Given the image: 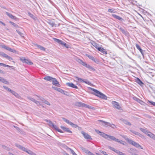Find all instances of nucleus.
Returning a JSON list of instances; mask_svg holds the SVG:
<instances>
[{
  "label": "nucleus",
  "mask_w": 155,
  "mask_h": 155,
  "mask_svg": "<svg viewBox=\"0 0 155 155\" xmlns=\"http://www.w3.org/2000/svg\"><path fill=\"white\" fill-rule=\"evenodd\" d=\"M90 89L94 92L93 94L105 100L107 99V97L103 94L93 88H90Z\"/></svg>",
  "instance_id": "1"
},
{
  "label": "nucleus",
  "mask_w": 155,
  "mask_h": 155,
  "mask_svg": "<svg viewBox=\"0 0 155 155\" xmlns=\"http://www.w3.org/2000/svg\"><path fill=\"white\" fill-rule=\"evenodd\" d=\"M95 131L100 135L103 137L109 140L108 138L110 139L111 140V137H112V136L108 135L105 134V133L99 131L98 130L95 129Z\"/></svg>",
  "instance_id": "2"
},
{
  "label": "nucleus",
  "mask_w": 155,
  "mask_h": 155,
  "mask_svg": "<svg viewBox=\"0 0 155 155\" xmlns=\"http://www.w3.org/2000/svg\"><path fill=\"white\" fill-rule=\"evenodd\" d=\"M127 140L129 143L131 144L136 147L140 148L141 149H143V148L139 144L135 142V141L129 139H127Z\"/></svg>",
  "instance_id": "3"
},
{
  "label": "nucleus",
  "mask_w": 155,
  "mask_h": 155,
  "mask_svg": "<svg viewBox=\"0 0 155 155\" xmlns=\"http://www.w3.org/2000/svg\"><path fill=\"white\" fill-rule=\"evenodd\" d=\"M98 121L102 122L103 124H104V125L106 126H108L112 128H114V127L115 126V125L113 124H111L107 122L101 120H98Z\"/></svg>",
  "instance_id": "4"
},
{
  "label": "nucleus",
  "mask_w": 155,
  "mask_h": 155,
  "mask_svg": "<svg viewBox=\"0 0 155 155\" xmlns=\"http://www.w3.org/2000/svg\"><path fill=\"white\" fill-rule=\"evenodd\" d=\"M76 105L79 107H82L86 108H88L89 109L91 108V107L89 105L85 104L81 102H77L76 103Z\"/></svg>",
  "instance_id": "5"
},
{
  "label": "nucleus",
  "mask_w": 155,
  "mask_h": 155,
  "mask_svg": "<svg viewBox=\"0 0 155 155\" xmlns=\"http://www.w3.org/2000/svg\"><path fill=\"white\" fill-rule=\"evenodd\" d=\"M20 60L23 63H25L29 65H32L33 64V63L30 61L29 60L26 59L24 58H20Z\"/></svg>",
  "instance_id": "6"
},
{
  "label": "nucleus",
  "mask_w": 155,
  "mask_h": 155,
  "mask_svg": "<svg viewBox=\"0 0 155 155\" xmlns=\"http://www.w3.org/2000/svg\"><path fill=\"white\" fill-rule=\"evenodd\" d=\"M76 78L77 80L80 81L81 82H84L88 85H91V83L87 79L84 80L78 77H76Z\"/></svg>",
  "instance_id": "7"
},
{
  "label": "nucleus",
  "mask_w": 155,
  "mask_h": 155,
  "mask_svg": "<svg viewBox=\"0 0 155 155\" xmlns=\"http://www.w3.org/2000/svg\"><path fill=\"white\" fill-rule=\"evenodd\" d=\"M111 137V140H112L114 141L115 142H117L120 143H121L123 145H125V143H126L124 141H123V140H119L118 139L112 136V137Z\"/></svg>",
  "instance_id": "8"
},
{
  "label": "nucleus",
  "mask_w": 155,
  "mask_h": 155,
  "mask_svg": "<svg viewBox=\"0 0 155 155\" xmlns=\"http://www.w3.org/2000/svg\"><path fill=\"white\" fill-rule=\"evenodd\" d=\"M112 104L114 107L119 110H121V107L119 105V103L115 101H113L112 102Z\"/></svg>",
  "instance_id": "9"
},
{
  "label": "nucleus",
  "mask_w": 155,
  "mask_h": 155,
  "mask_svg": "<svg viewBox=\"0 0 155 155\" xmlns=\"http://www.w3.org/2000/svg\"><path fill=\"white\" fill-rule=\"evenodd\" d=\"M81 148L82 151L85 153L87 155H95L94 154L90 151L89 150L86 149L82 147H81Z\"/></svg>",
  "instance_id": "10"
},
{
  "label": "nucleus",
  "mask_w": 155,
  "mask_h": 155,
  "mask_svg": "<svg viewBox=\"0 0 155 155\" xmlns=\"http://www.w3.org/2000/svg\"><path fill=\"white\" fill-rule=\"evenodd\" d=\"M81 133L83 135L85 139H88L91 140L92 139L90 135H89L87 133H85L84 131H82L81 132Z\"/></svg>",
  "instance_id": "11"
},
{
  "label": "nucleus",
  "mask_w": 155,
  "mask_h": 155,
  "mask_svg": "<svg viewBox=\"0 0 155 155\" xmlns=\"http://www.w3.org/2000/svg\"><path fill=\"white\" fill-rule=\"evenodd\" d=\"M53 88L55 90L57 91H58L60 93L64 94L66 95V93H67L65 91H64L63 90L59 88H58L56 87H53Z\"/></svg>",
  "instance_id": "12"
},
{
  "label": "nucleus",
  "mask_w": 155,
  "mask_h": 155,
  "mask_svg": "<svg viewBox=\"0 0 155 155\" xmlns=\"http://www.w3.org/2000/svg\"><path fill=\"white\" fill-rule=\"evenodd\" d=\"M15 146L18 147L19 149L21 150L26 152V151H27L28 149L26 148L25 147H23L22 146L18 144L15 143Z\"/></svg>",
  "instance_id": "13"
},
{
  "label": "nucleus",
  "mask_w": 155,
  "mask_h": 155,
  "mask_svg": "<svg viewBox=\"0 0 155 155\" xmlns=\"http://www.w3.org/2000/svg\"><path fill=\"white\" fill-rule=\"evenodd\" d=\"M66 85L67 86L72 88L76 89L78 88V87L72 83H66Z\"/></svg>",
  "instance_id": "14"
},
{
  "label": "nucleus",
  "mask_w": 155,
  "mask_h": 155,
  "mask_svg": "<svg viewBox=\"0 0 155 155\" xmlns=\"http://www.w3.org/2000/svg\"><path fill=\"white\" fill-rule=\"evenodd\" d=\"M97 50L101 51V53H103V54H107V51L105 50V49L104 48H103L101 47H99L97 48Z\"/></svg>",
  "instance_id": "15"
},
{
  "label": "nucleus",
  "mask_w": 155,
  "mask_h": 155,
  "mask_svg": "<svg viewBox=\"0 0 155 155\" xmlns=\"http://www.w3.org/2000/svg\"><path fill=\"white\" fill-rule=\"evenodd\" d=\"M135 81L141 86H142L144 84L142 81L138 78H136L135 79Z\"/></svg>",
  "instance_id": "16"
},
{
  "label": "nucleus",
  "mask_w": 155,
  "mask_h": 155,
  "mask_svg": "<svg viewBox=\"0 0 155 155\" xmlns=\"http://www.w3.org/2000/svg\"><path fill=\"white\" fill-rule=\"evenodd\" d=\"M52 81V84L54 85L57 86H58L60 85L59 82L55 78H53Z\"/></svg>",
  "instance_id": "17"
},
{
  "label": "nucleus",
  "mask_w": 155,
  "mask_h": 155,
  "mask_svg": "<svg viewBox=\"0 0 155 155\" xmlns=\"http://www.w3.org/2000/svg\"><path fill=\"white\" fill-rule=\"evenodd\" d=\"M61 128L64 131H66L67 132L69 133H72V131L71 130H70L68 128H67L65 127L61 126Z\"/></svg>",
  "instance_id": "18"
},
{
  "label": "nucleus",
  "mask_w": 155,
  "mask_h": 155,
  "mask_svg": "<svg viewBox=\"0 0 155 155\" xmlns=\"http://www.w3.org/2000/svg\"><path fill=\"white\" fill-rule=\"evenodd\" d=\"M53 79V78L49 76H47L44 78V80L50 82L52 81Z\"/></svg>",
  "instance_id": "19"
},
{
  "label": "nucleus",
  "mask_w": 155,
  "mask_h": 155,
  "mask_svg": "<svg viewBox=\"0 0 155 155\" xmlns=\"http://www.w3.org/2000/svg\"><path fill=\"white\" fill-rule=\"evenodd\" d=\"M36 46L38 49H40L41 50L45 51L46 49L43 47L37 44H35Z\"/></svg>",
  "instance_id": "20"
},
{
  "label": "nucleus",
  "mask_w": 155,
  "mask_h": 155,
  "mask_svg": "<svg viewBox=\"0 0 155 155\" xmlns=\"http://www.w3.org/2000/svg\"><path fill=\"white\" fill-rule=\"evenodd\" d=\"M55 130H56L57 131L59 132L60 133H63L64 132L62 131L61 130L59 129L58 127L57 126L54 125L52 127Z\"/></svg>",
  "instance_id": "21"
},
{
  "label": "nucleus",
  "mask_w": 155,
  "mask_h": 155,
  "mask_svg": "<svg viewBox=\"0 0 155 155\" xmlns=\"http://www.w3.org/2000/svg\"><path fill=\"white\" fill-rule=\"evenodd\" d=\"M137 48L140 51L142 55L143 56L144 53L143 50L140 47L138 44H136V45Z\"/></svg>",
  "instance_id": "22"
},
{
  "label": "nucleus",
  "mask_w": 155,
  "mask_h": 155,
  "mask_svg": "<svg viewBox=\"0 0 155 155\" xmlns=\"http://www.w3.org/2000/svg\"><path fill=\"white\" fill-rule=\"evenodd\" d=\"M147 135L150 138L155 140V135L152 134L151 132H148L147 134Z\"/></svg>",
  "instance_id": "23"
},
{
  "label": "nucleus",
  "mask_w": 155,
  "mask_h": 155,
  "mask_svg": "<svg viewBox=\"0 0 155 155\" xmlns=\"http://www.w3.org/2000/svg\"><path fill=\"white\" fill-rule=\"evenodd\" d=\"M6 14L8 16L12 19L16 20L17 19L16 17L13 16L11 14L9 13L8 12H6Z\"/></svg>",
  "instance_id": "24"
},
{
  "label": "nucleus",
  "mask_w": 155,
  "mask_h": 155,
  "mask_svg": "<svg viewBox=\"0 0 155 155\" xmlns=\"http://www.w3.org/2000/svg\"><path fill=\"white\" fill-rule=\"evenodd\" d=\"M12 94L13 95L15 96L16 97L19 99L21 98V97L19 95V94L17 93L15 91L12 90L11 92Z\"/></svg>",
  "instance_id": "25"
},
{
  "label": "nucleus",
  "mask_w": 155,
  "mask_h": 155,
  "mask_svg": "<svg viewBox=\"0 0 155 155\" xmlns=\"http://www.w3.org/2000/svg\"><path fill=\"white\" fill-rule=\"evenodd\" d=\"M119 29L123 33L125 34V35H127L128 34V32L121 27H120L119 28Z\"/></svg>",
  "instance_id": "26"
},
{
  "label": "nucleus",
  "mask_w": 155,
  "mask_h": 155,
  "mask_svg": "<svg viewBox=\"0 0 155 155\" xmlns=\"http://www.w3.org/2000/svg\"><path fill=\"white\" fill-rule=\"evenodd\" d=\"M54 41L58 43L59 44L61 45L62 44H63V41H61V40H59L56 38H54Z\"/></svg>",
  "instance_id": "27"
},
{
  "label": "nucleus",
  "mask_w": 155,
  "mask_h": 155,
  "mask_svg": "<svg viewBox=\"0 0 155 155\" xmlns=\"http://www.w3.org/2000/svg\"><path fill=\"white\" fill-rule=\"evenodd\" d=\"M91 44L94 46L95 48L97 49V48H99L98 47V45L95 42L92 41L91 42Z\"/></svg>",
  "instance_id": "28"
},
{
  "label": "nucleus",
  "mask_w": 155,
  "mask_h": 155,
  "mask_svg": "<svg viewBox=\"0 0 155 155\" xmlns=\"http://www.w3.org/2000/svg\"><path fill=\"white\" fill-rule=\"evenodd\" d=\"M85 67H86L87 68H88L90 70H91L92 71H95V69L94 68L92 67L91 66H90V65L87 64L86 65V66Z\"/></svg>",
  "instance_id": "29"
},
{
  "label": "nucleus",
  "mask_w": 155,
  "mask_h": 155,
  "mask_svg": "<svg viewBox=\"0 0 155 155\" xmlns=\"http://www.w3.org/2000/svg\"><path fill=\"white\" fill-rule=\"evenodd\" d=\"M62 119L63 120L66 122V123H67L68 124L70 125H71V124H72V122H71L70 120H68L67 119H66L65 118H64V117H63L62 118Z\"/></svg>",
  "instance_id": "30"
},
{
  "label": "nucleus",
  "mask_w": 155,
  "mask_h": 155,
  "mask_svg": "<svg viewBox=\"0 0 155 155\" xmlns=\"http://www.w3.org/2000/svg\"><path fill=\"white\" fill-rule=\"evenodd\" d=\"M112 16L113 17L116 18L119 20H122V18L120 17V16L115 15V14H113Z\"/></svg>",
  "instance_id": "31"
},
{
  "label": "nucleus",
  "mask_w": 155,
  "mask_h": 155,
  "mask_svg": "<svg viewBox=\"0 0 155 155\" xmlns=\"http://www.w3.org/2000/svg\"><path fill=\"white\" fill-rule=\"evenodd\" d=\"M108 148L109 149L111 150L114 151L116 153H117V152H118L119 150H117L115 149L114 148L111 147L110 146H109Z\"/></svg>",
  "instance_id": "32"
},
{
  "label": "nucleus",
  "mask_w": 155,
  "mask_h": 155,
  "mask_svg": "<svg viewBox=\"0 0 155 155\" xmlns=\"http://www.w3.org/2000/svg\"><path fill=\"white\" fill-rule=\"evenodd\" d=\"M0 55L6 58L8 55L4 53L3 52L0 51Z\"/></svg>",
  "instance_id": "33"
},
{
  "label": "nucleus",
  "mask_w": 155,
  "mask_h": 155,
  "mask_svg": "<svg viewBox=\"0 0 155 155\" xmlns=\"http://www.w3.org/2000/svg\"><path fill=\"white\" fill-rule=\"evenodd\" d=\"M46 121L48 123L49 125L51 127H52L53 125H54L53 123L52 122V121L50 120H46Z\"/></svg>",
  "instance_id": "34"
},
{
  "label": "nucleus",
  "mask_w": 155,
  "mask_h": 155,
  "mask_svg": "<svg viewBox=\"0 0 155 155\" xmlns=\"http://www.w3.org/2000/svg\"><path fill=\"white\" fill-rule=\"evenodd\" d=\"M1 81L4 83L6 84H9V82L7 81L5 79L3 78H2V79H1Z\"/></svg>",
  "instance_id": "35"
},
{
  "label": "nucleus",
  "mask_w": 155,
  "mask_h": 155,
  "mask_svg": "<svg viewBox=\"0 0 155 155\" xmlns=\"http://www.w3.org/2000/svg\"><path fill=\"white\" fill-rule=\"evenodd\" d=\"M123 122L124 123V124L126 125H128L129 126H131V125L130 123L126 120H123Z\"/></svg>",
  "instance_id": "36"
},
{
  "label": "nucleus",
  "mask_w": 155,
  "mask_h": 155,
  "mask_svg": "<svg viewBox=\"0 0 155 155\" xmlns=\"http://www.w3.org/2000/svg\"><path fill=\"white\" fill-rule=\"evenodd\" d=\"M48 22L49 24L52 27L54 26L55 25V24L54 22L51 21H48Z\"/></svg>",
  "instance_id": "37"
},
{
  "label": "nucleus",
  "mask_w": 155,
  "mask_h": 155,
  "mask_svg": "<svg viewBox=\"0 0 155 155\" xmlns=\"http://www.w3.org/2000/svg\"><path fill=\"white\" fill-rule=\"evenodd\" d=\"M140 129L141 131H142V132H143L145 134L148 133V132L147 131V130L145 129L140 128Z\"/></svg>",
  "instance_id": "38"
},
{
  "label": "nucleus",
  "mask_w": 155,
  "mask_h": 155,
  "mask_svg": "<svg viewBox=\"0 0 155 155\" xmlns=\"http://www.w3.org/2000/svg\"><path fill=\"white\" fill-rule=\"evenodd\" d=\"M0 65L1 66H2L7 67H13V66H10L8 65H6L5 64H4V63H0Z\"/></svg>",
  "instance_id": "39"
},
{
  "label": "nucleus",
  "mask_w": 155,
  "mask_h": 155,
  "mask_svg": "<svg viewBox=\"0 0 155 155\" xmlns=\"http://www.w3.org/2000/svg\"><path fill=\"white\" fill-rule=\"evenodd\" d=\"M3 87H4V88L7 91H9V92H11V91H12V90L10 88H9L5 86H3Z\"/></svg>",
  "instance_id": "40"
},
{
  "label": "nucleus",
  "mask_w": 155,
  "mask_h": 155,
  "mask_svg": "<svg viewBox=\"0 0 155 155\" xmlns=\"http://www.w3.org/2000/svg\"><path fill=\"white\" fill-rule=\"evenodd\" d=\"M86 56L89 59L92 60V61L94 60V58L92 56L88 54H86Z\"/></svg>",
  "instance_id": "41"
},
{
  "label": "nucleus",
  "mask_w": 155,
  "mask_h": 155,
  "mask_svg": "<svg viewBox=\"0 0 155 155\" xmlns=\"http://www.w3.org/2000/svg\"><path fill=\"white\" fill-rule=\"evenodd\" d=\"M28 15L30 17H31V18H33L34 19H35V17L34 16V15L33 14H31V13H30L29 12H28Z\"/></svg>",
  "instance_id": "42"
},
{
  "label": "nucleus",
  "mask_w": 155,
  "mask_h": 155,
  "mask_svg": "<svg viewBox=\"0 0 155 155\" xmlns=\"http://www.w3.org/2000/svg\"><path fill=\"white\" fill-rule=\"evenodd\" d=\"M10 23L11 24H12V25H13V26L14 27H15L16 28H18V26L17 24H16L14 23V22H12L10 21Z\"/></svg>",
  "instance_id": "43"
},
{
  "label": "nucleus",
  "mask_w": 155,
  "mask_h": 155,
  "mask_svg": "<svg viewBox=\"0 0 155 155\" xmlns=\"http://www.w3.org/2000/svg\"><path fill=\"white\" fill-rule=\"evenodd\" d=\"M2 47L3 48H4L6 50H8V51L9 50V47H8V46H7L5 45H2Z\"/></svg>",
  "instance_id": "44"
},
{
  "label": "nucleus",
  "mask_w": 155,
  "mask_h": 155,
  "mask_svg": "<svg viewBox=\"0 0 155 155\" xmlns=\"http://www.w3.org/2000/svg\"><path fill=\"white\" fill-rule=\"evenodd\" d=\"M147 103H150V104L153 106H155V102L152 101H148Z\"/></svg>",
  "instance_id": "45"
},
{
  "label": "nucleus",
  "mask_w": 155,
  "mask_h": 155,
  "mask_svg": "<svg viewBox=\"0 0 155 155\" xmlns=\"http://www.w3.org/2000/svg\"><path fill=\"white\" fill-rule=\"evenodd\" d=\"M71 126L72 127H74L75 128H76L78 127V126L77 125L73 124L72 123L71 124Z\"/></svg>",
  "instance_id": "46"
},
{
  "label": "nucleus",
  "mask_w": 155,
  "mask_h": 155,
  "mask_svg": "<svg viewBox=\"0 0 155 155\" xmlns=\"http://www.w3.org/2000/svg\"><path fill=\"white\" fill-rule=\"evenodd\" d=\"M93 61L97 64H98L99 63V61L96 58H94V59L93 60Z\"/></svg>",
  "instance_id": "47"
},
{
  "label": "nucleus",
  "mask_w": 155,
  "mask_h": 155,
  "mask_svg": "<svg viewBox=\"0 0 155 155\" xmlns=\"http://www.w3.org/2000/svg\"><path fill=\"white\" fill-rule=\"evenodd\" d=\"M69 149L71 151V153L73 155H77L75 153V152L73 150H72L70 148H69Z\"/></svg>",
  "instance_id": "48"
},
{
  "label": "nucleus",
  "mask_w": 155,
  "mask_h": 155,
  "mask_svg": "<svg viewBox=\"0 0 155 155\" xmlns=\"http://www.w3.org/2000/svg\"><path fill=\"white\" fill-rule=\"evenodd\" d=\"M9 51L12 52L13 53H15L16 52V51L15 50L13 49H12L11 48H9Z\"/></svg>",
  "instance_id": "49"
},
{
  "label": "nucleus",
  "mask_w": 155,
  "mask_h": 155,
  "mask_svg": "<svg viewBox=\"0 0 155 155\" xmlns=\"http://www.w3.org/2000/svg\"><path fill=\"white\" fill-rule=\"evenodd\" d=\"M134 99L139 103H140V102H143L141 100H140V99H139V98H138L137 97H135L134 98Z\"/></svg>",
  "instance_id": "50"
},
{
  "label": "nucleus",
  "mask_w": 155,
  "mask_h": 155,
  "mask_svg": "<svg viewBox=\"0 0 155 155\" xmlns=\"http://www.w3.org/2000/svg\"><path fill=\"white\" fill-rule=\"evenodd\" d=\"M99 151L101 153H102L104 155H108V154H107V153L104 151H103L101 150H99Z\"/></svg>",
  "instance_id": "51"
},
{
  "label": "nucleus",
  "mask_w": 155,
  "mask_h": 155,
  "mask_svg": "<svg viewBox=\"0 0 155 155\" xmlns=\"http://www.w3.org/2000/svg\"><path fill=\"white\" fill-rule=\"evenodd\" d=\"M28 99L30 100H31V101L33 102H35V99H34L33 98L30 97H28Z\"/></svg>",
  "instance_id": "52"
},
{
  "label": "nucleus",
  "mask_w": 155,
  "mask_h": 155,
  "mask_svg": "<svg viewBox=\"0 0 155 155\" xmlns=\"http://www.w3.org/2000/svg\"><path fill=\"white\" fill-rule=\"evenodd\" d=\"M13 127L15 128L16 130H18V131H19V132H20V131H21V129H20V128H19V127H17L16 126H14Z\"/></svg>",
  "instance_id": "53"
},
{
  "label": "nucleus",
  "mask_w": 155,
  "mask_h": 155,
  "mask_svg": "<svg viewBox=\"0 0 155 155\" xmlns=\"http://www.w3.org/2000/svg\"><path fill=\"white\" fill-rule=\"evenodd\" d=\"M44 103H45V104H47L48 105L50 106L51 105L50 103L48 101H47L46 100H45Z\"/></svg>",
  "instance_id": "54"
},
{
  "label": "nucleus",
  "mask_w": 155,
  "mask_h": 155,
  "mask_svg": "<svg viewBox=\"0 0 155 155\" xmlns=\"http://www.w3.org/2000/svg\"><path fill=\"white\" fill-rule=\"evenodd\" d=\"M16 31L21 36H22V35H23V33H21V31H19V30H17Z\"/></svg>",
  "instance_id": "55"
},
{
  "label": "nucleus",
  "mask_w": 155,
  "mask_h": 155,
  "mask_svg": "<svg viewBox=\"0 0 155 155\" xmlns=\"http://www.w3.org/2000/svg\"><path fill=\"white\" fill-rule=\"evenodd\" d=\"M63 44H62L61 45H64L66 48H68V45L66 43H64V41L63 42Z\"/></svg>",
  "instance_id": "56"
},
{
  "label": "nucleus",
  "mask_w": 155,
  "mask_h": 155,
  "mask_svg": "<svg viewBox=\"0 0 155 155\" xmlns=\"http://www.w3.org/2000/svg\"><path fill=\"white\" fill-rule=\"evenodd\" d=\"M34 103H35L38 106L40 105V102L36 100H35V102H34Z\"/></svg>",
  "instance_id": "57"
},
{
  "label": "nucleus",
  "mask_w": 155,
  "mask_h": 155,
  "mask_svg": "<svg viewBox=\"0 0 155 155\" xmlns=\"http://www.w3.org/2000/svg\"><path fill=\"white\" fill-rule=\"evenodd\" d=\"M6 58L10 61H11L12 60H13V58L8 55V56Z\"/></svg>",
  "instance_id": "58"
},
{
  "label": "nucleus",
  "mask_w": 155,
  "mask_h": 155,
  "mask_svg": "<svg viewBox=\"0 0 155 155\" xmlns=\"http://www.w3.org/2000/svg\"><path fill=\"white\" fill-rule=\"evenodd\" d=\"M77 62H78V63H79L80 64H81L82 61H83L82 60L80 59H78L77 60Z\"/></svg>",
  "instance_id": "59"
},
{
  "label": "nucleus",
  "mask_w": 155,
  "mask_h": 155,
  "mask_svg": "<svg viewBox=\"0 0 155 155\" xmlns=\"http://www.w3.org/2000/svg\"><path fill=\"white\" fill-rule=\"evenodd\" d=\"M130 131L133 133L134 134L136 135H137V134H138V132H137L136 131H133V130H130Z\"/></svg>",
  "instance_id": "60"
},
{
  "label": "nucleus",
  "mask_w": 155,
  "mask_h": 155,
  "mask_svg": "<svg viewBox=\"0 0 155 155\" xmlns=\"http://www.w3.org/2000/svg\"><path fill=\"white\" fill-rule=\"evenodd\" d=\"M40 100L42 101V102L44 103L45 100L43 97L40 98Z\"/></svg>",
  "instance_id": "61"
},
{
  "label": "nucleus",
  "mask_w": 155,
  "mask_h": 155,
  "mask_svg": "<svg viewBox=\"0 0 155 155\" xmlns=\"http://www.w3.org/2000/svg\"><path fill=\"white\" fill-rule=\"evenodd\" d=\"M137 135H138L139 137H140L142 138H143V136L141 134H140L139 133H138V134H137Z\"/></svg>",
  "instance_id": "62"
},
{
  "label": "nucleus",
  "mask_w": 155,
  "mask_h": 155,
  "mask_svg": "<svg viewBox=\"0 0 155 155\" xmlns=\"http://www.w3.org/2000/svg\"><path fill=\"white\" fill-rule=\"evenodd\" d=\"M83 66H85L87 64V63H86L85 62H84L83 61H82L81 64Z\"/></svg>",
  "instance_id": "63"
},
{
  "label": "nucleus",
  "mask_w": 155,
  "mask_h": 155,
  "mask_svg": "<svg viewBox=\"0 0 155 155\" xmlns=\"http://www.w3.org/2000/svg\"><path fill=\"white\" fill-rule=\"evenodd\" d=\"M29 154L30 155H35L36 154L32 151H31L30 153H29Z\"/></svg>",
  "instance_id": "64"
}]
</instances>
